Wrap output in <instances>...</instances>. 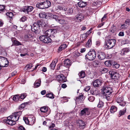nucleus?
I'll list each match as a JSON object with an SVG mask.
<instances>
[{
	"instance_id": "6e6d98bb",
	"label": "nucleus",
	"mask_w": 130,
	"mask_h": 130,
	"mask_svg": "<svg viewBox=\"0 0 130 130\" xmlns=\"http://www.w3.org/2000/svg\"><path fill=\"white\" fill-rule=\"evenodd\" d=\"M26 94L23 93L20 96V98L21 99H23L26 97Z\"/></svg>"
},
{
	"instance_id": "603ef678",
	"label": "nucleus",
	"mask_w": 130,
	"mask_h": 130,
	"mask_svg": "<svg viewBox=\"0 0 130 130\" xmlns=\"http://www.w3.org/2000/svg\"><path fill=\"white\" fill-rule=\"evenodd\" d=\"M128 27V26H127V25L124 23V24H122L121 25V28L122 29H125L127 28Z\"/></svg>"
},
{
	"instance_id": "8fccbe9b",
	"label": "nucleus",
	"mask_w": 130,
	"mask_h": 130,
	"mask_svg": "<svg viewBox=\"0 0 130 130\" xmlns=\"http://www.w3.org/2000/svg\"><path fill=\"white\" fill-rule=\"evenodd\" d=\"M88 36V34H87V33H86L82 35V38L84 39L86 38Z\"/></svg>"
},
{
	"instance_id": "052dcab7",
	"label": "nucleus",
	"mask_w": 130,
	"mask_h": 130,
	"mask_svg": "<svg viewBox=\"0 0 130 130\" xmlns=\"http://www.w3.org/2000/svg\"><path fill=\"white\" fill-rule=\"evenodd\" d=\"M74 55L75 57H78L79 55V53L77 52H76L74 53Z\"/></svg>"
},
{
	"instance_id": "5701e85b",
	"label": "nucleus",
	"mask_w": 130,
	"mask_h": 130,
	"mask_svg": "<svg viewBox=\"0 0 130 130\" xmlns=\"http://www.w3.org/2000/svg\"><path fill=\"white\" fill-rule=\"evenodd\" d=\"M35 119L34 117H29V124L30 125H33L35 122Z\"/></svg>"
},
{
	"instance_id": "39448f33",
	"label": "nucleus",
	"mask_w": 130,
	"mask_h": 130,
	"mask_svg": "<svg viewBox=\"0 0 130 130\" xmlns=\"http://www.w3.org/2000/svg\"><path fill=\"white\" fill-rule=\"evenodd\" d=\"M8 63L9 61L6 58L0 56V66L1 67H7Z\"/></svg>"
},
{
	"instance_id": "9b49d317",
	"label": "nucleus",
	"mask_w": 130,
	"mask_h": 130,
	"mask_svg": "<svg viewBox=\"0 0 130 130\" xmlns=\"http://www.w3.org/2000/svg\"><path fill=\"white\" fill-rule=\"evenodd\" d=\"M116 101L117 103H120V105L121 106H124L125 105V103L123 101V99L122 98L118 96L117 98Z\"/></svg>"
},
{
	"instance_id": "aec40b11",
	"label": "nucleus",
	"mask_w": 130,
	"mask_h": 130,
	"mask_svg": "<svg viewBox=\"0 0 130 130\" xmlns=\"http://www.w3.org/2000/svg\"><path fill=\"white\" fill-rule=\"evenodd\" d=\"M44 9L47 8L50 6L51 5V2L47 0H46L43 2Z\"/></svg>"
},
{
	"instance_id": "f03ea898",
	"label": "nucleus",
	"mask_w": 130,
	"mask_h": 130,
	"mask_svg": "<svg viewBox=\"0 0 130 130\" xmlns=\"http://www.w3.org/2000/svg\"><path fill=\"white\" fill-rule=\"evenodd\" d=\"M102 90V93L105 96L106 100L108 101L110 100V95L112 92L111 88L109 87H103Z\"/></svg>"
},
{
	"instance_id": "f8f14e48",
	"label": "nucleus",
	"mask_w": 130,
	"mask_h": 130,
	"mask_svg": "<svg viewBox=\"0 0 130 130\" xmlns=\"http://www.w3.org/2000/svg\"><path fill=\"white\" fill-rule=\"evenodd\" d=\"M80 114V115L82 116L85 115H89L90 114L89 109L88 108H85L83 109L81 111Z\"/></svg>"
},
{
	"instance_id": "e2e57ef3",
	"label": "nucleus",
	"mask_w": 130,
	"mask_h": 130,
	"mask_svg": "<svg viewBox=\"0 0 130 130\" xmlns=\"http://www.w3.org/2000/svg\"><path fill=\"white\" fill-rule=\"evenodd\" d=\"M106 15H105L102 18L101 20V21L102 22L106 18Z\"/></svg>"
},
{
	"instance_id": "58836bf2",
	"label": "nucleus",
	"mask_w": 130,
	"mask_h": 130,
	"mask_svg": "<svg viewBox=\"0 0 130 130\" xmlns=\"http://www.w3.org/2000/svg\"><path fill=\"white\" fill-rule=\"evenodd\" d=\"M92 44L91 40L89 39L86 44V47H90Z\"/></svg>"
},
{
	"instance_id": "13d9d810",
	"label": "nucleus",
	"mask_w": 130,
	"mask_h": 130,
	"mask_svg": "<svg viewBox=\"0 0 130 130\" xmlns=\"http://www.w3.org/2000/svg\"><path fill=\"white\" fill-rule=\"evenodd\" d=\"M63 6H61L60 5H59L57 6V9L60 10H62V9Z\"/></svg>"
},
{
	"instance_id": "680f3d73",
	"label": "nucleus",
	"mask_w": 130,
	"mask_h": 130,
	"mask_svg": "<svg viewBox=\"0 0 130 130\" xmlns=\"http://www.w3.org/2000/svg\"><path fill=\"white\" fill-rule=\"evenodd\" d=\"M90 88V87L89 86H88L85 89H84L85 91H89Z\"/></svg>"
},
{
	"instance_id": "9d476101",
	"label": "nucleus",
	"mask_w": 130,
	"mask_h": 130,
	"mask_svg": "<svg viewBox=\"0 0 130 130\" xmlns=\"http://www.w3.org/2000/svg\"><path fill=\"white\" fill-rule=\"evenodd\" d=\"M33 9V8L31 6H26L23 9L22 11L25 13L28 14L29 12H31Z\"/></svg>"
},
{
	"instance_id": "f257e3e1",
	"label": "nucleus",
	"mask_w": 130,
	"mask_h": 130,
	"mask_svg": "<svg viewBox=\"0 0 130 130\" xmlns=\"http://www.w3.org/2000/svg\"><path fill=\"white\" fill-rule=\"evenodd\" d=\"M21 114L22 112L21 111L14 112L7 117V119L5 120L4 122L10 125H14L15 124V122L19 120Z\"/></svg>"
},
{
	"instance_id": "338daca9",
	"label": "nucleus",
	"mask_w": 130,
	"mask_h": 130,
	"mask_svg": "<svg viewBox=\"0 0 130 130\" xmlns=\"http://www.w3.org/2000/svg\"><path fill=\"white\" fill-rule=\"evenodd\" d=\"M21 83L22 84H24L26 82L25 80V78H23L21 80Z\"/></svg>"
},
{
	"instance_id": "4c0bfd02",
	"label": "nucleus",
	"mask_w": 130,
	"mask_h": 130,
	"mask_svg": "<svg viewBox=\"0 0 130 130\" xmlns=\"http://www.w3.org/2000/svg\"><path fill=\"white\" fill-rule=\"evenodd\" d=\"M52 31L51 29H48L45 31L44 33V34L45 35V36H46L48 35H50Z\"/></svg>"
},
{
	"instance_id": "ddd939ff",
	"label": "nucleus",
	"mask_w": 130,
	"mask_h": 130,
	"mask_svg": "<svg viewBox=\"0 0 130 130\" xmlns=\"http://www.w3.org/2000/svg\"><path fill=\"white\" fill-rule=\"evenodd\" d=\"M102 83V80L97 79L95 80L93 83V86L95 87H100Z\"/></svg>"
},
{
	"instance_id": "c85d7f7f",
	"label": "nucleus",
	"mask_w": 130,
	"mask_h": 130,
	"mask_svg": "<svg viewBox=\"0 0 130 130\" xmlns=\"http://www.w3.org/2000/svg\"><path fill=\"white\" fill-rule=\"evenodd\" d=\"M36 6L37 7L40 9H44L43 2L37 3Z\"/></svg>"
},
{
	"instance_id": "7c9ffc66",
	"label": "nucleus",
	"mask_w": 130,
	"mask_h": 130,
	"mask_svg": "<svg viewBox=\"0 0 130 130\" xmlns=\"http://www.w3.org/2000/svg\"><path fill=\"white\" fill-rule=\"evenodd\" d=\"M73 12V9L71 8H69L65 12L66 15H69L72 14Z\"/></svg>"
},
{
	"instance_id": "bb28decb",
	"label": "nucleus",
	"mask_w": 130,
	"mask_h": 130,
	"mask_svg": "<svg viewBox=\"0 0 130 130\" xmlns=\"http://www.w3.org/2000/svg\"><path fill=\"white\" fill-rule=\"evenodd\" d=\"M90 92L92 94L95 95H97L99 94L98 90L95 89H91L90 90Z\"/></svg>"
},
{
	"instance_id": "c03bdc74",
	"label": "nucleus",
	"mask_w": 130,
	"mask_h": 130,
	"mask_svg": "<svg viewBox=\"0 0 130 130\" xmlns=\"http://www.w3.org/2000/svg\"><path fill=\"white\" fill-rule=\"evenodd\" d=\"M6 15L9 18H11L13 16V14L11 12H8L6 13Z\"/></svg>"
},
{
	"instance_id": "de8ad7c7",
	"label": "nucleus",
	"mask_w": 130,
	"mask_h": 130,
	"mask_svg": "<svg viewBox=\"0 0 130 130\" xmlns=\"http://www.w3.org/2000/svg\"><path fill=\"white\" fill-rule=\"evenodd\" d=\"M126 111V108H125V110H121L119 111V114L120 116H122L125 113Z\"/></svg>"
},
{
	"instance_id": "f3484780",
	"label": "nucleus",
	"mask_w": 130,
	"mask_h": 130,
	"mask_svg": "<svg viewBox=\"0 0 130 130\" xmlns=\"http://www.w3.org/2000/svg\"><path fill=\"white\" fill-rule=\"evenodd\" d=\"M33 38L32 34L30 33H28L25 34L24 37V40L25 41H27L30 40V39Z\"/></svg>"
},
{
	"instance_id": "49530a36",
	"label": "nucleus",
	"mask_w": 130,
	"mask_h": 130,
	"mask_svg": "<svg viewBox=\"0 0 130 130\" xmlns=\"http://www.w3.org/2000/svg\"><path fill=\"white\" fill-rule=\"evenodd\" d=\"M94 97L92 96H90L88 98V100L91 102H93L94 100Z\"/></svg>"
},
{
	"instance_id": "7ed1b4c3",
	"label": "nucleus",
	"mask_w": 130,
	"mask_h": 130,
	"mask_svg": "<svg viewBox=\"0 0 130 130\" xmlns=\"http://www.w3.org/2000/svg\"><path fill=\"white\" fill-rule=\"evenodd\" d=\"M96 53L94 50L90 51L86 55L85 59L90 61L94 60L95 58Z\"/></svg>"
},
{
	"instance_id": "72a5a7b5",
	"label": "nucleus",
	"mask_w": 130,
	"mask_h": 130,
	"mask_svg": "<svg viewBox=\"0 0 130 130\" xmlns=\"http://www.w3.org/2000/svg\"><path fill=\"white\" fill-rule=\"evenodd\" d=\"M48 110L47 108L45 106L41 107L40 108V111L42 112H46Z\"/></svg>"
},
{
	"instance_id": "3c124183",
	"label": "nucleus",
	"mask_w": 130,
	"mask_h": 130,
	"mask_svg": "<svg viewBox=\"0 0 130 130\" xmlns=\"http://www.w3.org/2000/svg\"><path fill=\"white\" fill-rule=\"evenodd\" d=\"M108 71V69H107L104 68L102 69L101 70V72H102L103 73H106Z\"/></svg>"
},
{
	"instance_id": "5fc2aeb1",
	"label": "nucleus",
	"mask_w": 130,
	"mask_h": 130,
	"mask_svg": "<svg viewBox=\"0 0 130 130\" xmlns=\"http://www.w3.org/2000/svg\"><path fill=\"white\" fill-rule=\"evenodd\" d=\"M27 19L26 17L25 16H23L21 18L20 20L22 22H24Z\"/></svg>"
},
{
	"instance_id": "a19ab883",
	"label": "nucleus",
	"mask_w": 130,
	"mask_h": 130,
	"mask_svg": "<svg viewBox=\"0 0 130 130\" xmlns=\"http://www.w3.org/2000/svg\"><path fill=\"white\" fill-rule=\"evenodd\" d=\"M14 45L16 46L21 45L22 44L21 43L17 40H14L13 42Z\"/></svg>"
},
{
	"instance_id": "b1692460",
	"label": "nucleus",
	"mask_w": 130,
	"mask_h": 130,
	"mask_svg": "<svg viewBox=\"0 0 130 130\" xmlns=\"http://www.w3.org/2000/svg\"><path fill=\"white\" fill-rule=\"evenodd\" d=\"M37 24V25L38 26L39 28L42 27L44 24V22L42 20H39L37 21V23H35Z\"/></svg>"
},
{
	"instance_id": "69168bd1",
	"label": "nucleus",
	"mask_w": 130,
	"mask_h": 130,
	"mask_svg": "<svg viewBox=\"0 0 130 130\" xmlns=\"http://www.w3.org/2000/svg\"><path fill=\"white\" fill-rule=\"evenodd\" d=\"M26 104V103H24L22 104L20 106V107L21 108H24L25 107V105Z\"/></svg>"
},
{
	"instance_id": "e433bc0d",
	"label": "nucleus",
	"mask_w": 130,
	"mask_h": 130,
	"mask_svg": "<svg viewBox=\"0 0 130 130\" xmlns=\"http://www.w3.org/2000/svg\"><path fill=\"white\" fill-rule=\"evenodd\" d=\"M45 96L46 97L51 99H53L54 98V95L52 93H49L46 94Z\"/></svg>"
},
{
	"instance_id": "774afa93",
	"label": "nucleus",
	"mask_w": 130,
	"mask_h": 130,
	"mask_svg": "<svg viewBox=\"0 0 130 130\" xmlns=\"http://www.w3.org/2000/svg\"><path fill=\"white\" fill-rule=\"evenodd\" d=\"M17 72L16 71H14L12 73L11 75L12 76H13L17 74Z\"/></svg>"
},
{
	"instance_id": "c9c22d12",
	"label": "nucleus",
	"mask_w": 130,
	"mask_h": 130,
	"mask_svg": "<svg viewBox=\"0 0 130 130\" xmlns=\"http://www.w3.org/2000/svg\"><path fill=\"white\" fill-rule=\"evenodd\" d=\"M104 103L102 101L99 100L98 107L99 108H102L104 106Z\"/></svg>"
},
{
	"instance_id": "2f4dec72",
	"label": "nucleus",
	"mask_w": 130,
	"mask_h": 130,
	"mask_svg": "<svg viewBox=\"0 0 130 130\" xmlns=\"http://www.w3.org/2000/svg\"><path fill=\"white\" fill-rule=\"evenodd\" d=\"M77 125L80 126H84L85 125V123L82 120H79L77 121Z\"/></svg>"
},
{
	"instance_id": "f704fd0d",
	"label": "nucleus",
	"mask_w": 130,
	"mask_h": 130,
	"mask_svg": "<svg viewBox=\"0 0 130 130\" xmlns=\"http://www.w3.org/2000/svg\"><path fill=\"white\" fill-rule=\"evenodd\" d=\"M13 100L15 102H17L19 100L20 96L19 95H14L13 97Z\"/></svg>"
},
{
	"instance_id": "a878e982",
	"label": "nucleus",
	"mask_w": 130,
	"mask_h": 130,
	"mask_svg": "<svg viewBox=\"0 0 130 130\" xmlns=\"http://www.w3.org/2000/svg\"><path fill=\"white\" fill-rule=\"evenodd\" d=\"M67 47V45L66 44L64 43L61 44L59 47L58 49V52H59L62 50L64 49Z\"/></svg>"
},
{
	"instance_id": "864d4df0",
	"label": "nucleus",
	"mask_w": 130,
	"mask_h": 130,
	"mask_svg": "<svg viewBox=\"0 0 130 130\" xmlns=\"http://www.w3.org/2000/svg\"><path fill=\"white\" fill-rule=\"evenodd\" d=\"M5 9V7L4 5H0V11H3Z\"/></svg>"
},
{
	"instance_id": "473e14b6",
	"label": "nucleus",
	"mask_w": 130,
	"mask_h": 130,
	"mask_svg": "<svg viewBox=\"0 0 130 130\" xmlns=\"http://www.w3.org/2000/svg\"><path fill=\"white\" fill-rule=\"evenodd\" d=\"M39 16L40 18H43L46 17V15L45 13L44 12H41L39 14Z\"/></svg>"
},
{
	"instance_id": "c756f323",
	"label": "nucleus",
	"mask_w": 130,
	"mask_h": 130,
	"mask_svg": "<svg viewBox=\"0 0 130 130\" xmlns=\"http://www.w3.org/2000/svg\"><path fill=\"white\" fill-rule=\"evenodd\" d=\"M117 108L116 106H112L110 108V111L111 113H114L117 111Z\"/></svg>"
},
{
	"instance_id": "1a4fd4ad",
	"label": "nucleus",
	"mask_w": 130,
	"mask_h": 130,
	"mask_svg": "<svg viewBox=\"0 0 130 130\" xmlns=\"http://www.w3.org/2000/svg\"><path fill=\"white\" fill-rule=\"evenodd\" d=\"M56 79L60 83H63L67 81V79L66 77L62 74L58 75L57 76Z\"/></svg>"
},
{
	"instance_id": "cd10ccee",
	"label": "nucleus",
	"mask_w": 130,
	"mask_h": 130,
	"mask_svg": "<svg viewBox=\"0 0 130 130\" xmlns=\"http://www.w3.org/2000/svg\"><path fill=\"white\" fill-rule=\"evenodd\" d=\"M78 5L79 7L83 8L86 6L87 4L86 2L80 1L78 3Z\"/></svg>"
},
{
	"instance_id": "4468645a",
	"label": "nucleus",
	"mask_w": 130,
	"mask_h": 130,
	"mask_svg": "<svg viewBox=\"0 0 130 130\" xmlns=\"http://www.w3.org/2000/svg\"><path fill=\"white\" fill-rule=\"evenodd\" d=\"M76 19L78 22H81L84 19V16L82 14L78 13L75 16Z\"/></svg>"
},
{
	"instance_id": "09e8293b",
	"label": "nucleus",
	"mask_w": 130,
	"mask_h": 130,
	"mask_svg": "<svg viewBox=\"0 0 130 130\" xmlns=\"http://www.w3.org/2000/svg\"><path fill=\"white\" fill-rule=\"evenodd\" d=\"M128 27L130 25V19H126L124 23Z\"/></svg>"
},
{
	"instance_id": "dca6fc26",
	"label": "nucleus",
	"mask_w": 130,
	"mask_h": 130,
	"mask_svg": "<svg viewBox=\"0 0 130 130\" xmlns=\"http://www.w3.org/2000/svg\"><path fill=\"white\" fill-rule=\"evenodd\" d=\"M97 56L99 59L101 60H103L105 58V55L104 53L100 52L97 54Z\"/></svg>"
},
{
	"instance_id": "4be33fe9",
	"label": "nucleus",
	"mask_w": 130,
	"mask_h": 130,
	"mask_svg": "<svg viewBox=\"0 0 130 130\" xmlns=\"http://www.w3.org/2000/svg\"><path fill=\"white\" fill-rule=\"evenodd\" d=\"M58 61V59H55L54 61H53L51 64L50 66V67L51 68V69L54 70V69L56 64L57 62Z\"/></svg>"
},
{
	"instance_id": "79ce46f5",
	"label": "nucleus",
	"mask_w": 130,
	"mask_h": 130,
	"mask_svg": "<svg viewBox=\"0 0 130 130\" xmlns=\"http://www.w3.org/2000/svg\"><path fill=\"white\" fill-rule=\"evenodd\" d=\"M113 64L112 65L113 68H115L116 69H117L119 68V65L116 63L115 62H114V61H113Z\"/></svg>"
},
{
	"instance_id": "ea45409f",
	"label": "nucleus",
	"mask_w": 130,
	"mask_h": 130,
	"mask_svg": "<svg viewBox=\"0 0 130 130\" xmlns=\"http://www.w3.org/2000/svg\"><path fill=\"white\" fill-rule=\"evenodd\" d=\"M79 76L81 78H83L85 76V73L84 72L82 71L78 74Z\"/></svg>"
},
{
	"instance_id": "bf43d9fd",
	"label": "nucleus",
	"mask_w": 130,
	"mask_h": 130,
	"mask_svg": "<svg viewBox=\"0 0 130 130\" xmlns=\"http://www.w3.org/2000/svg\"><path fill=\"white\" fill-rule=\"evenodd\" d=\"M68 9V7L67 6H63L62 10H64V11H66Z\"/></svg>"
},
{
	"instance_id": "412c9836",
	"label": "nucleus",
	"mask_w": 130,
	"mask_h": 130,
	"mask_svg": "<svg viewBox=\"0 0 130 130\" xmlns=\"http://www.w3.org/2000/svg\"><path fill=\"white\" fill-rule=\"evenodd\" d=\"M41 84V80L39 79L37 80L34 84V87L35 88H38L39 87Z\"/></svg>"
},
{
	"instance_id": "393cba45",
	"label": "nucleus",
	"mask_w": 130,
	"mask_h": 130,
	"mask_svg": "<svg viewBox=\"0 0 130 130\" xmlns=\"http://www.w3.org/2000/svg\"><path fill=\"white\" fill-rule=\"evenodd\" d=\"M113 61L112 60H107L105 62V65L107 66L110 67L112 66L113 64Z\"/></svg>"
},
{
	"instance_id": "423d86ee",
	"label": "nucleus",
	"mask_w": 130,
	"mask_h": 130,
	"mask_svg": "<svg viewBox=\"0 0 130 130\" xmlns=\"http://www.w3.org/2000/svg\"><path fill=\"white\" fill-rule=\"evenodd\" d=\"M51 17L53 19H55L57 22L61 24H67L68 23L67 21L63 19H60L58 17L57 15H52Z\"/></svg>"
},
{
	"instance_id": "37998d69",
	"label": "nucleus",
	"mask_w": 130,
	"mask_h": 130,
	"mask_svg": "<svg viewBox=\"0 0 130 130\" xmlns=\"http://www.w3.org/2000/svg\"><path fill=\"white\" fill-rule=\"evenodd\" d=\"M32 65L31 64L27 65L25 66V68L27 70H29L31 68Z\"/></svg>"
},
{
	"instance_id": "6e6552de",
	"label": "nucleus",
	"mask_w": 130,
	"mask_h": 130,
	"mask_svg": "<svg viewBox=\"0 0 130 130\" xmlns=\"http://www.w3.org/2000/svg\"><path fill=\"white\" fill-rule=\"evenodd\" d=\"M109 73L112 79H118L119 78L120 75L116 71L111 70L109 72Z\"/></svg>"
},
{
	"instance_id": "20e7f679",
	"label": "nucleus",
	"mask_w": 130,
	"mask_h": 130,
	"mask_svg": "<svg viewBox=\"0 0 130 130\" xmlns=\"http://www.w3.org/2000/svg\"><path fill=\"white\" fill-rule=\"evenodd\" d=\"M116 40L115 39H110L106 40L105 42V47L108 49L112 48L115 45Z\"/></svg>"
},
{
	"instance_id": "a18cd8bd",
	"label": "nucleus",
	"mask_w": 130,
	"mask_h": 130,
	"mask_svg": "<svg viewBox=\"0 0 130 130\" xmlns=\"http://www.w3.org/2000/svg\"><path fill=\"white\" fill-rule=\"evenodd\" d=\"M23 120L26 124H29V117L28 118H23Z\"/></svg>"
},
{
	"instance_id": "6ab92c4d",
	"label": "nucleus",
	"mask_w": 130,
	"mask_h": 130,
	"mask_svg": "<svg viewBox=\"0 0 130 130\" xmlns=\"http://www.w3.org/2000/svg\"><path fill=\"white\" fill-rule=\"evenodd\" d=\"M76 104H79L83 103V95H80L77 97L75 100Z\"/></svg>"
},
{
	"instance_id": "0eeeda50",
	"label": "nucleus",
	"mask_w": 130,
	"mask_h": 130,
	"mask_svg": "<svg viewBox=\"0 0 130 130\" xmlns=\"http://www.w3.org/2000/svg\"><path fill=\"white\" fill-rule=\"evenodd\" d=\"M39 39L41 41L44 43H48L51 42V40L49 37H47L45 35H42L39 37Z\"/></svg>"
},
{
	"instance_id": "0e129e2a",
	"label": "nucleus",
	"mask_w": 130,
	"mask_h": 130,
	"mask_svg": "<svg viewBox=\"0 0 130 130\" xmlns=\"http://www.w3.org/2000/svg\"><path fill=\"white\" fill-rule=\"evenodd\" d=\"M118 35L119 36H124V33L123 32H120Z\"/></svg>"
},
{
	"instance_id": "2eb2a0df",
	"label": "nucleus",
	"mask_w": 130,
	"mask_h": 130,
	"mask_svg": "<svg viewBox=\"0 0 130 130\" xmlns=\"http://www.w3.org/2000/svg\"><path fill=\"white\" fill-rule=\"evenodd\" d=\"M63 64L64 66L69 68L71 65V61L69 59H66L63 61Z\"/></svg>"
},
{
	"instance_id": "a211bd4d",
	"label": "nucleus",
	"mask_w": 130,
	"mask_h": 130,
	"mask_svg": "<svg viewBox=\"0 0 130 130\" xmlns=\"http://www.w3.org/2000/svg\"><path fill=\"white\" fill-rule=\"evenodd\" d=\"M31 29L32 31L35 33H37L39 31V27L38 28L37 24L35 23L31 26Z\"/></svg>"
},
{
	"instance_id": "4d7b16f0",
	"label": "nucleus",
	"mask_w": 130,
	"mask_h": 130,
	"mask_svg": "<svg viewBox=\"0 0 130 130\" xmlns=\"http://www.w3.org/2000/svg\"><path fill=\"white\" fill-rule=\"evenodd\" d=\"M25 128L23 126H19L18 129V130H25Z\"/></svg>"
}]
</instances>
